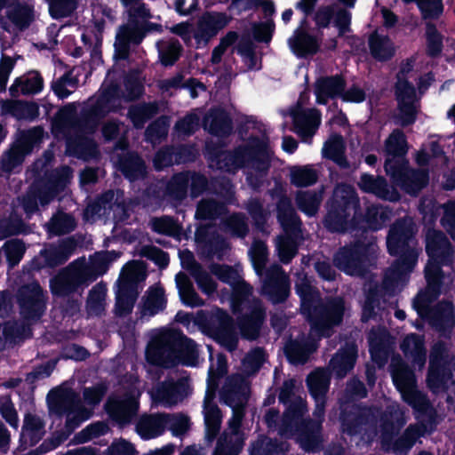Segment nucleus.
<instances>
[{"instance_id":"nucleus-32","label":"nucleus","mask_w":455,"mask_h":455,"mask_svg":"<svg viewBox=\"0 0 455 455\" xmlns=\"http://www.w3.org/2000/svg\"><path fill=\"white\" fill-rule=\"evenodd\" d=\"M146 277L145 267L139 261H132L126 264L117 282L118 288L123 291H139L138 283Z\"/></svg>"},{"instance_id":"nucleus-52","label":"nucleus","mask_w":455,"mask_h":455,"mask_svg":"<svg viewBox=\"0 0 455 455\" xmlns=\"http://www.w3.org/2000/svg\"><path fill=\"white\" fill-rule=\"evenodd\" d=\"M75 226V220L70 215L59 213L52 218L47 228L52 235H60L72 231Z\"/></svg>"},{"instance_id":"nucleus-39","label":"nucleus","mask_w":455,"mask_h":455,"mask_svg":"<svg viewBox=\"0 0 455 455\" xmlns=\"http://www.w3.org/2000/svg\"><path fill=\"white\" fill-rule=\"evenodd\" d=\"M180 297L184 304L195 307L204 304V300L195 291L189 278L183 273L177 274L175 277Z\"/></svg>"},{"instance_id":"nucleus-41","label":"nucleus","mask_w":455,"mask_h":455,"mask_svg":"<svg viewBox=\"0 0 455 455\" xmlns=\"http://www.w3.org/2000/svg\"><path fill=\"white\" fill-rule=\"evenodd\" d=\"M76 428H60L52 432L51 436L44 439L35 450L29 451L24 455H42L61 445L75 432Z\"/></svg>"},{"instance_id":"nucleus-42","label":"nucleus","mask_w":455,"mask_h":455,"mask_svg":"<svg viewBox=\"0 0 455 455\" xmlns=\"http://www.w3.org/2000/svg\"><path fill=\"white\" fill-rule=\"evenodd\" d=\"M204 126L209 132L216 135L225 134L231 130L230 119L222 110H212L208 113Z\"/></svg>"},{"instance_id":"nucleus-3","label":"nucleus","mask_w":455,"mask_h":455,"mask_svg":"<svg viewBox=\"0 0 455 455\" xmlns=\"http://www.w3.org/2000/svg\"><path fill=\"white\" fill-rule=\"evenodd\" d=\"M413 233L414 225L410 218L397 221L389 231L387 238L388 251L390 254L400 257L385 275L383 286L387 291H395L396 288L403 285L408 273L416 265L418 251L414 247Z\"/></svg>"},{"instance_id":"nucleus-64","label":"nucleus","mask_w":455,"mask_h":455,"mask_svg":"<svg viewBox=\"0 0 455 455\" xmlns=\"http://www.w3.org/2000/svg\"><path fill=\"white\" fill-rule=\"evenodd\" d=\"M388 212L380 206H371L367 210L366 221L372 229L379 228L388 219Z\"/></svg>"},{"instance_id":"nucleus-57","label":"nucleus","mask_w":455,"mask_h":455,"mask_svg":"<svg viewBox=\"0 0 455 455\" xmlns=\"http://www.w3.org/2000/svg\"><path fill=\"white\" fill-rule=\"evenodd\" d=\"M386 151L390 156H401L406 152V140L402 132L395 130L386 140Z\"/></svg>"},{"instance_id":"nucleus-17","label":"nucleus","mask_w":455,"mask_h":455,"mask_svg":"<svg viewBox=\"0 0 455 455\" xmlns=\"http://www.w3.org/2000/svg\"><path fill=\"white\" fill-rule=\"evenodd\" d=\"M374 251L373 245L365 246L355 244L352 248L341 249L334 258L337 267L351 275H361L363 273V265L368 254Z\"/></svg>"},{"instance_id":"nucleus-13","label":"nucleus","mask_w":455,"mask_h":455,"mask_svg":"<svg viewBox=\"0 0 455 455\" xmlns=\"http://www.w3.org/2000/svg\"><path fill=\"white\" fill-rule=\"evenodd\" d=\"M455 383V359L449 358L446 347L436 344L432 350L427 385L435 393Z\"/></svg>"},{"instance_id":"nucleus-30","label":"nucleus","mask_w":455,"mask_h":455,"mask_svg":"<svg viewBox=\"0 0 455 455\" xmlns=\"http://www.w3.org/2000/svg\"><path fill=\"white\" fill-rule=\"evenodd\" d=\"M358 186L363 191L371 193L378 197L390 201L398 199L397 192L392 187H389L381 177L363 174Z\"/></svg>"},{"instance_id":"nucleus-44","label":"nucleus","mask_w":455,"mask_h":455,"mask_svg":"<svg viewBox=\"0 0 455 455\" xmlns=\"http://www.w3.org/2000/svg\"><path fill=\"white\" fill-rule=\"evenodd\" d=\"M369 45L371 55L379 60H387L395 53V47L390 39L379 33H374L371 36Z\"/></svg>"},{"instance_id":"nucleus-26","label":"nucleus","mask_w":455,"mask_h":455,"mask_svg":"<svg viewBox=\"0 0 455 455\" xmlns=\"http://www.w3.org/2000/svg\"><path fill=\"white\" fill-rule=\"evenodd\" d=\"M229 17L222 12H206L199 19L195 31L198 42L207 43L229 23Z\"/></svg>"},{"instance_id":"nucleus-1","label":"nucleus","mask_w":455,"mask_h":455,"mask_svg":"<svg viewBox=\"0 0 455 455\" xmlns=\"http://www.w3.org/2000/svg\"><path fill=\"white\" fill-rule=\"evenodd\" d=\"M296 289L301 299V311L311 322L310 340L303 344L291 341L285 347V353L292 363H303L316 348L315 337L329 336L331 328L341 322L344 305L340 299L321 305L318 292L306 275H298Z\"/></svg>"},{"instance_id":"nucleus-46","label":"nucleus","mask_w":455,"mask_h":455,"mask_svg":"<svg viewBox=\"0 0 455 455\" xmlns=\"http://www.w3.org/2000/svg\"><path fill=\"white\" fill-rule=\"evenodd\" d=\"M291 49L298 55L316 52L318 44L315 39L301 31H296L289 40Z\"/></svg>"},{"instance_id":"nucleus-22","label":"nucleus","mask_w":455,"mask_h":455,"mask_svg":"<svg viewBox=\"0 0 455 455\" xmlns=\"http://www.w3.org/2000/svg\"><path fill=\"white\" fill-rule=\"evenodd\" d=\"M386 172L396 180V182L410 194L418 193L427 183V174L423 171H396L391 159H387Z\"/></svg>"},{"instance_id":"nucleus-53","label":"nucleus","mask_w":455,"mask_h":455,"mask_svg":"<svg viewBox=\"0 0 455 455\" xmlns=\"http://www.w3.org/2000/svg\"><path fill=\"white\" fill-rule=\"evenodd\" d=\"M139 295V291H123L118 288L116 292V311L120 315L129 314Z\"/></svg>"},{"instance_id":"nucleus-6","label":"nucleus","mask_w":455,"mask_h":455,"mask_svg":"<svg viewBox=\"0 0 455 455\" xmlns=\"http://www.w3.org/2000/svg\"><path fill=\"white\" fill-rule=\"evenodd\" d=\"M180 344L182 347L184 363L196 365L198 359L196 344L191 339H183L177 332L170 331H162L154 335L146 351L147 359L151 363L168 366L176 358Z\"/></svg>"},{"instance_id":"nucleus-48","label":"nucleus","mask_w":455,"mask_h":455,"mask_svg":"<svg viewBox=\"0 0 455 455\" xmlns=\"http://www.w3.org/2000/svg\"><path fill=\"white\" fill-rule=\"evenodd\" d=\"M106 293V286L100 283L92 289L87 300V310L90 315H98L104 311Z\"/></svg>"},{"instance_id":"nucleus-40","label":"nucleus","mask_w":455,"mask_h":455,"mask_svg":"<svg viewBox=\"0 0 455 455\" xmlns=\"http://www.w3.org/2000/svg\"><path fill=\"white\" fill-rule=\"evenodd\" d=\"M166 305L164 289L158 285L150 287L144 297L142 314L153 315L163 310Z\"/></svg>"},{"instance_id":"nucleus-49","label":"nucleus","mask_w":455,"mask_h":455,"mask_svg":"<svg viewBox=\"0 0 455 455\" xmlns=\"http://www.w3.org/2000/svg\"><path fill=\"white\" fill-rule=\"evenodd\" d=\"M306 403L301 397H295L289 405L285 414V423L287 425H304L306 424Z\"/></svg>"},{"instance_id":"nucleus-16","label":"nucleus","mask_w":455,"mask_h":455,"mask_svg":"<svg viewBox=\"0 0 455 455\" xmlns=\"http://www.w3.org/2000/svg\"><path fill=\"white\" fill-rule=\"evenodd\" d=\"M411 63L402 68L401 75L396 84V96L399 106V120L402 125L414 122L417 112L414 87L403 79V75L411 69Z\"/></svg>"},{"instance_id":"nucleus-33","label":"nucleus","mask_w":455,"mask_h":455,"mask_svg":"<svg viewBox=\"0 0 455 455\" xmlns=\"http://www.w3.org/2000/svg\"><path fill=\"white\" fill-rule=\"evenodd\" d=\"M401 349L415 366H418L419 369L424 367L426 363V350L421 337L416 334L406 336L401 344Z\"/></svg>"},{"instance_id":"nucleus-4","label":"nucleus","mask_w":455,"mask_h":455,"mask_svg":"<svg viewBox=\"0 0 455 455\" xmlns=\"http://www.w3.org/2000/svg\"><path fill=\"white\" fill-rule=\"evenodd\" d=\"M211 272L232 287L231 305L234 311H244L243 318L240 322L241 332L247 339H255L265 314L259 300L249 299L251 287L242 280L237 267L212 265Z\"/></svg>"},{"instance_id":"nucleus-28","label":"nucleus","mask_w":455,"mask_h":455,"mask_svg":"<svg viewBox=\"0 0 455 455\" xmlns=\"http://www.w3.org/2000/svg\"><path fill=\"white\" fill-rule=\"evenodd\" d=\"M243 429L225 428L217 441L212 455H239L245 441Z\"/></svg>"},{"instance_id":"nucleus-11","label":"nucleus","mask_w":455,"mask_h":455,"mask_svg":"<svg viewBox=\"0 0 455 455\" xmlns=\"http://www.w3.org/2000/svg\"><path fill=\"white\" fill-rule=\"evenodd\" d=\"M130 16L128 23L120 28L115 43L116 55L124 59L128 55L131 43L140 44L144 36V26L137 19L148 17V12L141 0H121Z\"/></svg>"},{"instance_id":"nucleus-18","label":"nucleus","mask_w":455,"mask_h":455,"mask_svg":"<svg viewBox=\"0 0 455 455\" xmlns=\"http://www.w3.org/2000/svg\"><path fill=\"white\" fill-rule=\"evenodd\" d=\"M44 132L40 127H35L17 141L3 159V169L6 172L20 165L24 157L30 153L32 147L43 137Z\"/></svg>"},{"instance_id":"nucleus-38","label":"nucleus","mask_w":455,"mask_h":455,"mask_svg":"<svg viewBox=\"0 0 455 455\" xmlns=\"http://www.w3.org/2000/svg\"><path fill=\"white\" fill-rule=\"evenodd\" d=\"M344 152L345 143L343 138L338 134L331 135L324 142L322 148L323 157L332 160L342 167H346L347 165L344 156Z\"/></svg>"},{"instance_id":"nucleus-7","label":"nucleus","mask_w":455,"mask_h":455,"mask_svg":"<svg viewBox=\"0 0 455 455\" xmlns=\"http://www.w3.org/2000/svg\"><path fill=\"white\" fill-rule=\"evenodd\" d=\"M106 391L103 384L84 388L83 395L85 405L74 392L67 391L58 395L55 406L60 413L66 415L68 424L79 425L91 417L92 409L101 401Z\"/></svg>"},{"instance_id":"nucleus-19","label":"nucleus","mask_w":455,"mask_h":455,"mask_svg":"<svg viewBox=\"0 0 455 455\" xmlns=\"http://www.w3.org/2000/svg\"><path fill=\"white\" fill-rule=\"evenodd\" d=\"M210 324L211 335L228 351L235 350L238 336L230 317L222 310L217 309L211 318Z\"/></svg>"},{"instance_id":"nucleus-20","label":"nucleus","mask_w":455,"mask_h":455,"mask_svg":"<svg viewBox=\"0 0 455 455\" xmlns=\"http://www.w3.org/2000/svg\"><path fill=\"white\" fill-rule=\"evenodd\" d=\"M281 437H294L306 452L316 453L323 449V428H272Z\"/></svg>"},{"instance_id":"nucleus-5","label":"nucleus","mask_w":455,"mask_h":455,"mask_svg":"<svg viewBox=\"0 0 455 455\" xmlns=\"http://www.w3.org/2000/svg\"><path fill=\"white\" fill-rule=\"evenodd\" d=\"M119 257L116 251H101L92 256L89 260L79 259L62 271L51 281L54 294L65 295L80 284L95 280L107 272L111 262Z\"/></svg>"},{"instance_id":"nucleus-35","label":"nucleus","mask_w":455,"mask_h":455,"mask_svg":"<svg viewBox=\"0 0 455 455\" xmlns=\"http://www.w3.org/2000/svg\"><path fill=\"white\" fill-rule=\"evenodd\" d=\"M42 88V77L38 73L31 72L27 76L17 78L9 90L12 97H18L20 94L37 93Z\"/></svg>"},{"instance_id":"nucleus-24","label":"nucleus","mask_w":455,"mask_h":455,"mask_svg":"<svg viewBox=\"0 0 455 455\" xmlns=\"http://www.w3.org/2000/svg\"><path fill=\"white\" fill-rule=\"evenodd\" d=\"M206 185L204 177L196 174L180 173L173 177L168 190L170 195L176 200L185 197L188 186L191 187V195L196 197Z\"/></svg>"},{"instance_id":"nucleus-10","label":"nucleus","mask_w":455,"mask_h":455,"mask_svg":"<svg viewBox=\"0 0 455 455\" xmlns=\"http://www.w3.org/2000/svg\"><path fill=\"white\" fill-rule=\"evenodd\" d=\"M370 428H339L341 434L355 435L363 431L367 432ZM371 433L377 434L379 430L382 433L381 447L386 452L393 451L397 455H406L416 443L420 436L430 435L437 428H405L404 433L395 438V435L402 428H371Z\"/></svg>"},{"instance_id":"nucleus-54","label":"nucleus","mask_w":455,"mask_h":455,"mask_svg":"<svg viewBox=\"0 0 455 455\" xmlns=\"http://www.w3.org/2000/svg\"><path fill=\"white\" fill-rule=\"evenodd\" d=\"M317 178L316 172L309 166L295 167L291 171V182L298 187L310 186Z\"/></svg>"},{"instance_id":"nucleus-8","label":"nucleus","mask_w":455,"mask_h":455,"mask_svg":"<svg viewBox=\"0 0 455 455\" xmlns=\"http://www.w3.org/2000/svg\"><path fill=\"white\" fill-rule=\"evenodd\" d=\"M268 141L266 137L259 139L251 134L248 146L239 148L235 154L222 152L217 156L216 167L228 172H234L245 164H251L255 169H267L266 159L268 156Z\"/></svg>"},{"instance_id":"nucleus-15","label":"nucleus","mask_w":455,"mask_h":455,"mask_svg":"<svg viewBox=\"0 0 455 455\" xmlns=\"http://www.w3.org/2000/svg\"><path fill=\"white\" fill-rule=\"evenodd\" d=\"M248 382L240 375L228 379L222 391L225 403L232 408V417L228 422V427H239L244 416L243 407L247 400Z\"/></svg>"},{"instance_id":"nucleus-37","label":"nucleus","mask_w":455,"mask_h":455,"mask_svg":"<svg viewBox=\"0 0 455 455\" xmlns=\"http://www.w3.org/2000/svg\"><path fill=\"white\" fill-rule=\"evenodd\" d=\"M344 90V82L339 76L321 78L315 84V94L319 103L324 104Z\"/></svg>"},{"instance_id":"nucleus-25","label":"nucleus","mask_w":455,"mask_h":455,"mask_svg":"<svg viewBox=\"0 0 455 455\" xmlns=\"http://www.w3.org/2000/svg\"><path fill=\"white\" fill-rule=\"evenodd\" d=\"M307 380L309 391L315 400V416L316 423L321 424L324 409V397L329 389L330 376L326 371L318 369L312 372Z\"/></svg>"},{"instance_id":"nucleus-34","label":"nucleus","mask_w":455,"mask_h":455,"mask_svg":"<svg viewBox=\"0 0 455 455\" xmlns=\"http://www.w3.org/2000/svg\"><path fill=\"white\" fill-rule=\"evenodd\" d=\"M355 357V346L348 344L331 360L330 367L338 377L342 378L354 367Z\"/></svg>"},{"instance_id":"nucleus-29","label":"nucleus","mask_w":455,"mask_h":455,"mask_svg":"<svg viewBox=\"0 0 455 455\" xmlns=\"http://www.w3.org/2000/svg\"><path fill=\"white\" fill-rule=\"evenodd\" d=\"M296 132L304 140L311 138L320 124V114L315 109H298L292 114Z\"/></svg>"},{"instance_id":"nucleus-12","label":"nucleus","mask_w":455,"mask_h":455,"mask_svg":"<svg viewBox=\"0 0 455 455\" xmlns=\"http://www.w3.org/2000/svg\"><path fill=\"white\" fill-rule=\"evenodd\" d=\"M278 220L283 228L285 235L276 240V248L282 262L288 263L296 254L295 240L299 234V221L294 213L291 203L282 199L278 204Z\"/></svg>"},{"instance_id":"nucleus-47","label":"nucleus","mask_w":455,"mask_h":455,"mask_svg":"<svg viewBox=\"0 0 455 455\" xmlns=\"http://www.w3.org/2000/svg\"><path fill=\"white\" fill-rule=\"evenodd\" d=\"M150 395L153 400L164 404L171 405L178 401V389L172 380L164 381L151 390Z\"/></svg>"},{"instance_id":"nucleus-45","label":"nucleus","mask_w":455,"mask_h":455,"mask_svg":"<svg viewBox=\"0 0 455 455\" xmlns=\"http://www.w3.org/2000/svg\"><path fill=\"white\" fill-rule=\"evenodd\" d=\"M1 111L3 114H11L19 119H32L37 114V108L34 104L5 100L1 102Z\"/></svg>"},{"instance_id":"nucleus-50","label":"nucleus","mask_w":455,"mask_h":455,"mask_svg":"<svg viewBox=\"0 0 455 455\" xmlns=\"http://www.w3.org/2000/svg\"><path fill=\"white\" fill-rule=\"evenodd\" d=\"M322 194L313 191H306L298 194V207L307 215H314L321 204Z\"/></svg>"},{"instance_id":"nucleus-9","label":"nucleus","mask_w":455,"mask_h":455,"mask_svg":"<svg viewBox=\"0 0 455 455\" xmlns=\"http://www.w3.org/2000/svg\"><path fill=\"white\" fill-rule=\"evenodd\" d=\"M358 199L352 187L339 185L333 192L324 223L331 231H345L356 213Z\"/></svg>"},{"instance_id":"nucleus-56","label":"nucleus","mask_w":455,"mask_h":455,"mask_svg":"<svg viewBox=\"0 0 455 455\" xmlns=\"http://www.w3.org/2000/svg\"><path fill=\"white\" fill-rule=\"evenodd\" d=\"M45 433V428H21L18 449L25 451L28 447L35 446L43 439Z\"/></svg>"},{"instance_id":"nucleus-51","label":"nucleus","mask_w":455,"mask_h":455,"mask_svg":"<svg viewBox=\"0 0 455 455\" xmlns=\"http://www.w3.org/2000/svg\"><path fill=\"white\" fill-rule=\"evenodd\" d=\"M28 335L29 329L17 322H8L0 328V338H4L5 342H16Z\"/></svg>"},{"instance_id":"nucleus-31","label":"nucleus","mask_w":455,"mask_h":455,"mask_svg":"<svg viewBox=\"0 0 455 455\" xmlns=\"http://www.w3.org/2000/svg\"><path fill=\"white\" fill-rule=\"evenodd\" d=\"M290 444L286 441L270 438L259 435L251 442L249 448V455H280L289 451Z\"/></svg>"},{"instance_id":"nucleus-2","label":"nucleus","mask_w":455,"mask_h":455,"mask_svg":"<svg viewBox=\"0 0 455 455\" xmlns=\"http://www.w3.org/2000/svg\"><path fill=\"white\" fill-rule=\"evenodd\" d=\"M426 249L429 256L425 269L427 289L416 297L413 305L419 315L429 318L436 328L445 330L454 323L452 305L450 302H443L430 310L429 303L439 293L440 264L448 263L454 251L443 234L435 229H430L427 233Z\"/></svg>"},{"instance_id":"nucleus-21","label":"nucleus","mask_w":455,"mask_h":455,"mask_svg":"<svg viewBox=\"0 0 455 455\" xmlns=\"http://www.w3.org/2000/svg\"><path fill=\"white\" fill-rule=\"evenodd\" d=\"M140 392L139 388H133L123 397L111 396L106 403V410L108 415L119 423H126L135 413L138 408L137 398Z\"/></svg>"},{"instance_id":"nucleus-63","label":"nucleus","mask_w":455,"mask_h":455,"mask_svg":"<svg viewBox=\"0 0 455 455\" xmlns=\"http://www.w3.org/2000/svg\"><path fill=\"white\" fill-rule=\"evenodd\" d=\"M76 6V0H49V10L53 18L69 15Z\"/></svg>"},{"instance_id":"nucleus-43","label":"nucleus","mask_w":455,"mask_h":455,"mask_svg":"<svg viewBox=\"0 0 455 455\" xmlns=\"http://www.w3.org/2000/svg\"><path fill=\"white\" fill-rule=\"evenodd\" d=\"M215 396V387H209L206 390L204 401V418L206 427H220L222 423V412L213 403Z\"/></svg>"},{"instance_id":"nucleus-60","label":"nucleus","mask_w":455,"mask_h":455,"mask_svg":"<svg viewBox=\"0 0 455 455\" xmlns=\"http://www.w3.org/2000/svg\"><path fill=\"white\" fill-rule=\"evenodd\" d=\"M253 267L258 275H261L267 260V247L264 243L255 241L250 250Z\"/></svg>"},{"instance_id":"nucleus-55","label":"nucleus","mask_w":455,"mask_h":455,"mask_svg":"<svg viewBox=\"0 0 455 455\" xmlns=\"http://www.w3.org/2000/svg\"><path fill=\"white\" fill-rule=\"evenodd\" d=\"M120 167L124 174L131 180L143 177L145 174V166L142 160L134 155L130 156L127 160L121 163Z\"/></svg>"},{"instance_id":"nucleus-14","label":"nucleus","mask_w":455,"mask_h":455,"mask_svg":"<svg viewBox=\"0 0 455 455\" xmlns=\"http://www.w3.org/2000/svg\"><path fill=\"white\" fill-rule=\"evenodd\" d=\"M392 377L395 385L402 395L403 399L416 411L427 412L430 406L425 395L416 388L413 373L400 359L392 362Z\"/></svg>"},{"instance_id":"nucleus-58","label":"nucleus","mask_w":455,"mask_h":455,"mask_svg":"<svg viewBox=\"0 0 455 455\" xmlns=\"http://www.w3.org/2000/svg\"><path fill=\"white\" fill-rule=\"evenodd\" d=\"M156 112V107L155 105H140L132 107L129 111V116L134 126L140 128Z\"/></svg>"},{"instance_id":"nucleus-59","label":"nucleus","mask_w":455,"mask_h":455,"mask_svg":"<svg viewBox=\"0 0 455 455\" xmlns=\"http://www.w3.org/2000/svg\"><path fill=\"white\" fill-rule=\"evenodd\" d=\"M157 47L161 61L164 65L173 64L178 60L181 51V46L178 42H170L168 44L158 43Z\"/></svg>"},{"instance_id":"nucleus-36","label":"nucleus","mask_w":455,"mask_h":455,"mask_svg":"<svg viewBox=\"0 0 455 455\" xmlns=\"http://www.w3.org/2000/svg\"><path fill=\"white\" fill-rule=\"evenodd\" d=\"M189 418L185 415L154 414L145 415L140 419V427H188Z\"/></svg>"},{"instance_id":"nucleus-62","label":"nucleus","mask_w":455,"mask_h":455,"mask_svg":"<svg viewBox=\"0 0 455 455\" xmlns=\"http://www.w3.org/2000/svg\"><path fill=\"white\" fill-rule=\"evenodd\" d=\"M112 428H83L82 431L75 434L68 445H76L98 439L111 431Z\"/></svg>"},{"instance_id":"nucleus-23","label":"nucleus","mask_w":455,"mask_h":455,"mask_svg":"<svg viewBox=\"0 0 455 455\" xmlns=\"http://www.w3.org/2000/svg\"><path fill=\"white\" fill-rule=\"evenodd\" d=\"M262 292L267 295L274 303L283 301L288 296V278L279 266L275 265L267 270V276L264 281Z\"/></svg>"},{"instance_id":"nucleus-27","label":"nucleus","mask_w":455,"mask_h":455,"mask_svg":"<svg viewBox=\"0 0 455 455\" xmlns=\"http://www.w3.org/2000/svg\"><path fill=\"white\" fill-rule=\"evenodd\" d=\"M19 300L21 313L26 318L38 317L44 308V299L40 286L31 283L20 290Z\"/></svg>"},{"instance_id":"nucleus-61","label":"nucleus","mask_w":455,"mask_h":455,"mask_svg":"<svg viewBox=\"0 0 455 455\" xmlns=\"http://www.w3.org/2000/svg\"><path fill=\"white\" fill-rule=\"evenodd\" d=\"M56 192L52 191V188H47L46 190L39 191L38 195L29 194L27 198L23 199V208L28 213L34 212L36 208V198L40 200L43 205L47 204L55 196Z\"/></svg>"}]
</instances>
